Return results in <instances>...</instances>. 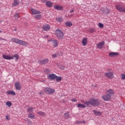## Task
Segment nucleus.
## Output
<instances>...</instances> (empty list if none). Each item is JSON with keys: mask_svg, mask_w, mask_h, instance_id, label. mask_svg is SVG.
I'll return each mask as SVG.
<instances>
[{"mask_svg": "<svg viewBox=\"0 0 125 125\" xmlns=\"http://www.w3.org/2000/svg\"><path fill=\"white\" fill-rule=\"evenodd\" d=\"M93 113L94 115H95L96 116H101V115H102V112L100 111H97V110H93Z\"/></svg>", "mask_w": 125, "mask_h": 125, "instance_id": "obj_24", "label": "nucleus"}, {"mask_svg": "<svg viewBox=\"0 0 125 125\" xmlns=\"http://www.w3.org/2000/svg\"><path fill=\"white\" fill-rule=\"evenodd\" d=\"M42 2L44 3L45 1H46L47 0H40Z\"/></svg>", "mask_w": 125, "mask_h": 125, "instance_id": "obj_46", "label": "nucleus"}, {"mask_svg": "<svg viewBox=\"0 0 125 125\" xmlns=\"http://www.w3.org/2000/svg\"><path fill=\"white\" fill-rule=\"evenodd\" d=\"M54 8L56 10H63V6L59 4L54 5Z\"/></svg>", "mask_w": 125, "mask_h": 125, "instance_id": "obj_13", "label": "nucleus"}, {"mask_svg": "<svg viewBox=\"0 0 125 125\" xmlns=\"http://www.w3.org/2000/svg\"><path fill=\"white\" fill-rule=\"evenodd\" d=\"M84 103L86 105H92V106H99L100 105L99 100L94 99H91L88 101L85 102Z\"/></svg>", "mask_w": 125, "mask_h": 125, "instance_id": "obj_1", "label": "nucleus"}, {"mask_svg": "<svg viewBox=\"0 0 125 125\" xmlns=\"http://www.w3.org/2000/svg\"><path fill=\"white\" fill-rule=\"evenodd\" d=\"M69 116H70V114L68 112L64 113V116L66 119H69Z\"/></svg>", "mask_w": 125, "mask_h": 125, "instance_id": "obj_38", "label": "nucleus"}, {"mask_svg": "<svg viewBox=\"0 0 125 125\" xmlns=\"http://www.w3.org/2000/svg\"><path fill=\"white\" fill-rule=\"evenodd\" d=\"M12 57L13 58V59H14V58H16L15 61H17V60L19 59V55H18L17 54H15Z\"/></svg>", "mask_w": 125, "mask_h": 125, "instance_id": "obj_28", "label": "nucleus"}, {"mask_svg": "<svg viewBox=\"0 0 125 125\" xmlns=\"http://www.w3.org/2000/svg\"><path fill=\"white\" fill-rule=\"evenodd\" d=\"M30 11L32 14L36 15V14H41V11L37 10L36 9L31 8Z\"/></svg>", "mask_w": 125, "mask_h": 125, "instance_id": "obj_11", "label": "nucleus"}, {"mask_svg": "<svg viewBox=\"0 0 125 125\" xmlns=\"http://www.w3.org/2000/svg\"><path fill=\"white\" fill-rule=\"evenodd\" d=\"M57 54H54L53 55H52V58H56V57H57Z\"/></svg>", "mask_w": 125, "mask_h": 125, "instance_id": "obj_41", "label": "nucleus"}, {"mask_svg": "<svg viewBox=\"0 0 125 125\" xmlns=\"http://www.w3.org/2000/svg\"><path fill=\"white\" fill-rule=\"evenodd\" d=\"M89 32L90 33H95V32H96V31L95 30V28H90L89 30Z\"/></svg>", "mask_w": 125, "mask_h": 125, "instance_id": "obj_37", "label": "nucleus"}, {"mask_svg": "<svg viewBox=\"0 0 125 125\" xmlns=\"http://www.w3.org/2000/svg\"><path fill=\"white\" fill-rule=\"evenodd\" d=\"M0 40H2V41H5V40L3 38H0Z\"/></svg>", "mask_w": 125, "mask_h": 125, "instance_id": "obj_49", "label": "nucleus"}, {"mask_svg": "<svg viewBox=\"0 0 125 125\" xmlns=\"http://www.w3.org/2000/svg\"><path fill=\"white\" fill-rule=\"evenodd\" d=\"M48 61H49L48 59H45L42 61H39V63H40V64H46L47 63H48Z\"/></svg>", "mask_w": 125, "mask_h": 125, "instance_id": "obj_20", "label": "nucleus"}, {"mask_svg": "<svg viewBox=\"0 0 125 125\" xmlns=\"http://www.w3.org/2000/svg\"><path fill=\"white\" fill-rule=\"evenodd\" d=\"M55 35L58 39L59 40L61 39H63L64 37V33H63V32L61 29L58 28L55 31Z\"/></svg>", "mask_w": 125, "mask_h": 125, "instance_id": "obj_4", "label": "nucleus"}, {"mask_svg": "<svg viewBox=\"0 0 125 125\" xmlns=\"http://www.w3.org/2000/svg\"><path fill=\"white\" fill-rule=\"evenodd\" d=\"M47 78L48 80L50 81H53L55 80V78H56V75L54 74H51L47 75Z\"/></svg>", "mask_w": 125, "mask_h": 125, "instance_id": "obj_9", "label": "nucleus"}, {"mask_svg": "<svg viewBox=\"0 0 125 125\" xmlns=\"http://www.w3.org/2000/svg\"><path fill=\"white\" fill-rule=\"evenodd\" d=\"M104 76L107 79H109V80L114 79V73L112 72L111 69H107L106 72L104 73Z\"/></svg>", "mask_w": 125, "mask_h": 125, "instance_id": "obj_3", "label": "nucleus"}, {"mask_svg": "<svg viewBox=\"0 0 125 125\" xmlns=\"http://www.w3.org/2000/svg\"><path fill=\"white\" fill-rule=\"evenodd\" d=\"M39 94H40V95H41V94H43V93L40 92H39Z\"/></svg>", "mask_w": 125, "mask_h": 125, "instance_id": "obj_48", "label": "nucleus"}, {"mask_svg": "<svg viewBox=\"0 0 125 125\" xmlns=\"http://www.w3.org/2000/svg\"><path fill=\"white\" fill-rule=\"evenodd\" d=\"M45 72L47 73H50V70L49 69H46Z\"/></svg>", "mask_w": 125, "mask_h": 125, "instance_id": "obj_45", "label": "nucleus"}, {"mask_svg": "<svg viewBox=\"0 0 125 125\" xmlns=\"http://www.w3.org/2000/svg\"><path fill=\"white\" fill-rule=\"evenodd\" d=\"M101 10L104 13H106V14H109V13H110V10H109L108 9H105V10H104V9L102 8Z\"/></svg>", "mask_w": 125, "mask_h": 125, "instance_id": "obj_25", "label": "nucleus"}, {"mask_svg": "<svg viewBox=\"0 0 125 125\" xmlns=\"http://www.w3.org/2000/svg\"><path fill=\"white\" fill-rule=\"evenodd\" d=\"M42 29L44 31H49L50 30V25L49 24H45L42 26Z\"/></svg>", "mask_w": 125, "mask_h": 125, "instance_id": "obj_12", "label": "nucleus"}, {"mask_svg": "<svg viewBox=\"0 0 125 125\" xmlns=\"http://www.w3.org/2000/svg\"><path fill=\"white\" fill-rule=\"evenodd\" d=\"M19 4V0H14V3L12 4V6L13 7H15V6H17Z\"/></svg>", "mask_w": 125, "mask_h": 125, "instance_id": "obj_21", "label": "nucleus"}, {"mask_svg": "<svg viewBox=\"0 0 125 125\" xmlns=\"http://www.w3.org/2000/svg\"><path fill=\"white\" fill-rule=\"evenodd\" d=\"M46 6H47V7H51V6H52V5H53V3H52L51 1H47L45 3Z\"/></svg>", "mask_w": 125, "mask_h": 125, "instance_id": "obj_23", "label": "nucleus"}, {"mask_svg": "<svg viewBox=\"0 0 125 125\" xmlns=\"http://www.w3.org/2000/svg\"><path fill=\"white\" fill-rule=\"evenodd\" d=\"M11 40L12 42L18 43V44H20L21 45H23L24 46L29 45V43H28V42L16 38H12Z\"/></svg>", "mask_w": 125, "mask_h": 125, "instance_id": "obj_2", "label": "nucleus"}, {"mask_svg": "<svg viewBox=\"0 0 125 125\" xmlns=\"http://www.w3.org/2000/svg\"><path fill=\"white\" fill-rule=\"evenodd\" d=\"M81 102H82V103H83V101H82Z\"/></svg>", "mask_w": 125, "mask_h": 125, "instance_id": "obj_52", "label": "nucleus"}, {"mask_svg": "<svg viewBox=\"0 0 125 125\" xmlns=\"http://www.w3.org/2000/svg\"><path fill=\"white\" fill-rule=\"evenodd\" d=\"M98 27H99V28H104V25H103V23L99 22Z\"/></svg>", "mask_w": 125, "mask_h": 125, "instance_id": "obj_39", "label": "nucleus"}, {"mask_svg": "<svg viewBox=\"0 0 125 125\" xmlns=\"http://www.w3.org/2000/svg\"><path fill=\"white\" fill-rule=\"evenodd\" d=\"M119 53L118 52H110L109 53V57H115V56H118Z\"/></svg>", "mask_w": 125, "mask_h": 125, "instance_id": "obj_18", "label": "nucleus"}, {"mask_svg": "<svg viewBox=\"0 0 125 125\" xmlns=\"http://www.w3.org/2000/svg\"><path fill=\"white\" fill-rule=\"evenodd\" d=\"M72 16H74V15H69L68 17H72Z\"/></svg>", "mask_w": 125, "mask_h": 125, "instance_id": "obj_47", "label": "nucleus"}, {"mask_svg": "<svg viewBox=\"0 0 125 125\" xmlns=\"http://www.w3.org/2000/svg\"><path fill=\"white\" fill-rule=\"evenodd\" d=\"M0 33H2V31H1V30H0Z\"/></svg>", "mask_w": 125, "mask_h": 125, "instance_id": "obj_50", "label": "nucleus"}, {"mask_svg": "<svg viewBox=\"0 0 125 125\" xmlns=\"http://www.w3.org/2000/svg\"><path fill=\"white\" fill-rule=\"evenodd\" d=\"M14 31H17V29H14Z\"/></svg>", "mask_w": 125, "mask_h": 125, "instance_id": "obj_51", "label": "nucleus"}, {"mask_svg": "<svg viewBox=\"0 0 125 125\" xmlns=\"http://www.w3.org/2000/svg\"><path fill=\"white\" fill-rule=\"evenodd\" d=\"M37 114L40 115V116H45V113L43 111H38L37 112Z\"/></svg>", "mask_w": 125, "mask_h": 125, "instance_id": "obj_30", "label": "nucleus"}, {"mask_svg": "<svg viewBox=\"0 0 125 125\" xmlns=\"http://www.w3.org/2000/svg\"><path fill=\"white\" fill-rule=\"evenodd\" d=\"M57 66L61 70H65L66 66L63 64H60V63H58Z\"/></svg>", "mask_w": 125, "mask_h": 125, "instance_id": "obj_22", "label": "nucleus"}, {"mask_svg": "<svg viewBox=\"0 0 125 125\" xmlns=\"http://www.w3.org/2000/svg\"><path fill=\"white\" fill-rule=\"evenodd\" d=\"M66 27H71V26H73V23L71 21H66L65 22Z\"/></svg>", "mask_w": 125, "mask_h": 125, "instance_id": "obj_26", "label": "nucleus"}, {"mask_svg": "<svg viewBox=\"0 0 125 125\" xmlns=\"http://www.w3.org/2000/svg\"><path fill=\"white\" fill-rule=\"evenodd\" d=\"M72 12H75L74 9H71V10L69 11V13H72Z\"/></svg>", "mask_w": 125, "mask_h": 125, "instance_id": "obj_44", "label": "nucleus"}, {"mask_svg": "<svg viewBox=\"0 0 125 125\" xmlns=\"http://www.w3.org/2000/svg\"><path fill=\"white\" fill-rule=\"evenodd\" d=\"M83 123H84V124H85V122H83Z\"/></svg>", "mask_w": 125, "mask_h": 125, "instance_id": "obj_53", "label": "nucleus"}, {"mask_svg": "<svg viewBox=\"0 0 125 125\" xmlns=\"http://www.w3.org/2000/svg\"><path fill=\"white\" fill-rule=\"evenodd\" d=\"M6 105L8 107H11L12 106V103L10 101H8L6 102Z\"/></svg>", "mask_w": 125, "mask_h": 125, "instance_id": "obj_32", "label": "nucleus"}, {"mask_svg": "<svg viewBox=\"0 0 125 125\" xmlns=\"http://www.w3.org/2000/svg\"><path fill=\"white\" fill-rule=\"evenodd\" d=\"M62 20L63 19L62 17L56 18V21H57L58 22H62Z\"/></svg>", "mask_w": 125, "mask_h": 125, "instance_id": "obj_36", "label": "nucleus"}, {"mask_svg": "<svg viewBox=\"0 0 125 125\" xmlns=\"http://www.w3.org/2000/svg\"><path fill=\"white\" fill-rule=\"evenodd\" d=\"M0 75H1V73H0Z\"/></svg>", "mask_w": 125, "mask_h": 125, "instance_id": "obj_54", "label": "nucleus"}, {"mask_svg": "<svg viewBox=\"0 0 125 125\" xmlns=\"http://www.w3.org/2000/svg\"><path fill=\"white\" fill-rule=\"evenodd\" d=\"M115 8L119 12H125V8H123L122 5H117L115 6Z\"/></svg>", "mask_w": 125, "mask_h": 125, "instance_id": "obj_6", "label": "nucleus"}, {"mask_svg": "<svg viewBox=\"0 0 125 125\" xmlns=\"http://www.w3.org/2000/svg\"><path fill=\"white\" fill-rule=\"evenodd\" d=\"M6 119L8 121H9V120H10V118H9V116H8V115L6 116Z\"/></svg>", "mask_w": 125, "mask_h": 125, "instance_id": "obj_43", "label": "nucleus"}, {"mask_svg": "<svg viewBox=\"0 0 125 125\" xmlns=\"http://www.w3.org/2000/svg\"><path fill=\"white\" fill-rule=\"evenodd\" d=\"M28 118L31 119H35V115H33V113H29L28 114Z\"/></svg>", "mask_w": 125, "mask_h": 125, "instance_id": "obj_33", "label": "nucleus"}, {"mask_svg": "<svg viewBox=\"0 0 125 125\" xmlns=\"http://www.w3.org/2000/svg\"><path fill=\"white\" fill-rule=\"evenodd\" d=\"M14 17L15 19H16V20H18V19H19V13H16Z\"/></svg>", "mask_w": 125, "mask_h": 125, "instance_id": "obj_34", "label": "nucleus"}, {"mask_svg": "<svg viewBox=\"0 0 125 125\" xmlns=\"http://www.w3.org/2000/svg\"><path fill=\"white\" fill-rule=\"evenodd\" d=\"M2 57L3 59H5L6 60H12V59H13V58H12V57H11V56L6 55H3Z\"/></svg>", "mask_w": 125, "mask_h": 125, "instance_id": "obj_17", "label": "nucleus"}, {"mask_svg": "<svg viewBox=\"0 0 125 125\" xmlns=\"http://www.w3.org/2000/svg\"><path fill=\"white\" fill-rule=\"evenodd\" d=\"M88 42L87 38L84 37L82 39V43L83 46H85Z\"/></svg>", "mask_w": 125, "mask_h": 125, "instance_id": "obj_15", "label": "nucleus"}, {"mask_svg": "<svg viewBox=\"0 0 125 125\" xmlns=\"http://www.w3.org/2000/svg\"><path fill=\"white\" fill-rule=\"evenodd\" d=\"M71 101H72V102H77V99H71Z\"/></svg>", "mask_w": 125, "mask_h": 125, "instance_id": "obj_42", "label": "nucleus"}, {"mask_svg": "<svg viewBox=\"0 0 125 125\" xmlns=\"http://www.w3.org/2000/svg\"><path fill=\"white\" fill-rule=\"evenodd\" d=\"M27 112L28 113H31L32 112H33V111H34V107H29L28 108H27Z\"/></svg>", "mask_w": 125, "mask_h": 125, "instance_id": "obj_29", "label": "nucleus"}, {"mask_svg": "<svg viewBox=\"0 0 125 125\" xmlns=\"http://www.w3.org/2000/svg\"><path fill=\"white\" fill-rule=\"evenodd\" d=\"M15 87L17 90H21V86L19 82H16L15 83Z\"/></svg>", "mask_w": 125, "mask_h": 125, "instance_id": "obj_14", "label": "nucleus"}, {"mask_svg": "<svg viewBox=\"0 0 125 125\" xmlns=\"http://www.w3.org/2000/svg\"><path fill=\"white\" fill-rule=\"evenodd\" d=\"M77 107L78 108H80V107L81 108H85V105H84V104H77Z\"/></svg>", "mask_w": 125, "mask_h": 125, "instance_id": "obj_31", "label": "nucleus"}, {"mask_svg": "<svg viewBox=\"0 0 125 125\" xmlns=\"http://www.w3.org/2000/svg\"><path fill=\"white\" fill-rule=\"evenodd\" d=\"M35 18L36 19H41V18H42V16L41 15H36L35 16Z\"/></svg>", "mask_w": 125, "mask_h": 125, "instance_id": "obj_35", "label": "nucleus"}, {"mask_svg": "<svg viewBox=\"0 0 125 125\" xmlns=\"http://www.w3.org/2000/svg\"><path fill=\"white\" fill-rule=\"evenodd\" d=\"M120 77L122 80H125V75L124 74H122Z\"/></svg>", "mask_w": 125, "mask_h": 125, "instance_id": "obj_40", "label": "nucleus"}, {"mask_svg": "<svg viewBox=\"0 0 125 125\" xmlns=\"http://www.w3.org/2000/svg\"><path fill=\"white\" fill-rule=\"evenodd\" d=\"M105 44V42L102 41V42H100L97 44V47L99 48V49H102L104 46V44Z\"/></svg>", "mask_w": 125, "mask_h": 125, "instance_id": "obj_8", "label": "nucleus"}, {"mask_svg": "<svg viewBox=\"0 0 125 125\" xmlns=\"http://www.w3.org/2000/svg\"><path fill=\"white\" fill-rule=\"evenodd\" d=\"M106 94L111 98L114 95V91L112 89L108 90L106 92Z\"/></svg>", "mask_w": 125, "mask_h": 125, "instance_id": "obj_10", "label": "nucleus"}, {"mask_svg": "<svg viewBox=\"0 0 125 125\" xmlns=\"http://www.w3.org/2000/svg\"><path fill=\"white\" fill-rule=\"evenodd\" d=\"M55 80L57 82H61V81H62V77H61V76H57L56 75Z\"/></svg>", "mask_w": 125, "mask_h": 125, "instance_id": "obj_27", "label": "nucleus"}, {"mask_svg": "<svg viewBox=\"0 0 125 125\" xmlns=\"http://www.w3.org/2000/svg\"><path fill=\"white\" fill-rule=\"evenodd\" d=\"M43 91L47 94H53L55 92V89L51 87H46L44 89Z\"/></svg>", "mask_w": 125, "mask_h": 125, "instance_id": "obj_5", "label": "nucleus"}, {"mask_svg": "<svg viewBox=\"0 0 125 125\" xmlns=\"http://www.w3.org/2000/svg\"><path fill=\"white\" fill-rule=\"evenodd\" d=\"M102 98L104 101H109L110 99H111V97L107 95V94H105V95L103 96Z\"/></svg>", "mask_w": 125, "mask_h": 125, "instance_id": "obj_16", "label": "nucleus"}, {"mask_svg": "<svg viewBox=\"0 0 125 125\" xmlns=\"http://www.w3.org/2000/svg\"><path fill=\"white\" fill-rule=\"evenodd\" d=\"M7 94H8V95H13L14 96H15V95H16V93L13 90L7 91Z\"/></svg>", "mask_w": 125, "mask_h": 125, "instance_id": "obj_19", "label": "nucleus"}, {"mask_svg": "<svg viewBox=\"0 0 125 125\" xmlns=\"http://www.w3.org/2000/svg\"><path fill=\"white\" fill-rule=\"evenodd\" d=\"M48 42H50L51 44H52L54 47H57L58 46V42L56 40H49Z\"/></svg>", "mask_w": 125, "mask_h": 125, "instance_id": "obj_7", "label": "nucleus"}]
</instances>
